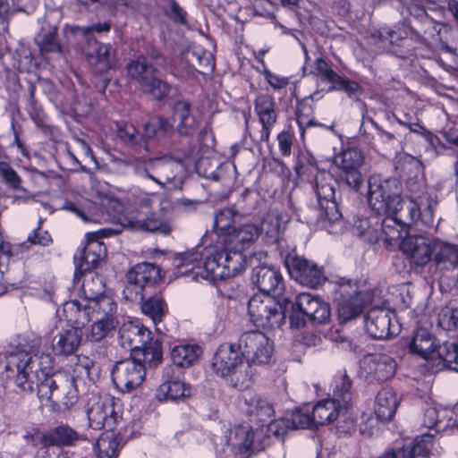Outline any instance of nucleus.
<instances>
[{"label": "nucleus", "mask_w": 458, "mask_h": 458, "mask_svg": "<svg viewBox=\"0 0 458 458\" xmlns=\"http://www.w3.org/2000/svg\"><path fill=\"white\" fill-rule=\"evenodd\" d=\"M148 363L131 356L117 361L112 369V380L115 387L123 392H131L140 386L145 379Z\"/></svg>", "instance_id": "obj_15"}, {"label": "nucleus", "mask_w": 458, "mask_h": 458, "mask_svg": "<svg viewBox=\"0 0 458 458\" xmlns=\"http://www.w3.org/2000/svg\"><path fill=\"white\" fill-rule=\"evenodd\" d=\"M400 250L417 267H424L432 259L433 240L423 235H407L400 243Z\"/></svg>", "instance_id": "obj_21"}, {"label": "nucleus", "mask_w": 458, "mask_h": 458, "mask_svg": "<svg viewBox=\"0 0 458 458\" xmlns=\"http://www.w3.org/2000/svg\"><path fill=\"white\" fill-rule=\"evenodd\" d=\"M260 234L258 225L251 223L241 225V222L225 233L222 238V245L228 250H244L253 243Z\"/></svg>", "instance_id": "obj_24"}, {"label": "nucleus", "mask_w": 458, "mask_h": 458, "mask_svg": "<svg viewBox=\"0 0 458 458\" xmlns=\"http://www.w3.org/2000/svg\"><path fill=\"white\" fill-rule=\"evenodd\" d=\"M128 76L136 81L140 88L144 85V82L156 74L157 68L149 64L145 56L140 55L126 64Z\"/></svg>", "instance_id": "obj_40"}, {"label": "nucleus", "mask_w": 458, "mask_h": 458, "mask_svg": "<svg viewBox=\"0 0 458 458\" xmlns=\"http://www.w3.org/2000/svg\"><path fill=\"white\" fill-rule=\"evenodd\" d=\"M283 307H287L286 315L289 314L291 325L295 327H303L306 318L322 324L330 318L329 304L307 293L298 294L294 302L284 299Z\"/></svg>", "instance_id": "obj_7"}, {"label": "nucleus", "mask_w": 458, "mask_h": 458, "mask_svg": "<svg viewBox=\"0 0 458 458\" xmlns=\"http://www.w3.org/2000/svg\"><path fill=\"white\" fill-rule=\"evenodd\" d=\"M352 380L344 375L340 383L335 386L332 400L335 402L343 411H346L352 402L351 393Z\"/></svg>", "instance_id": "obj_50"}, {"label": "nucleus", "mask_w": 458, "mask_h": 458, "mask_svg": "<svg viewBox=\"0 0 458 458\" xmlns=\"http://www.w3.org/2000/svg\"><path fill=\"white\" fill-rule=\"evenodd\" d=\"M397 169L400 170V176L403 182L408 179L411 180L413 174H420V171H423L422 163L416 157L405 155L398 162Z\"/></svg>", "instance_id": "obj_52"}, {"label": "nucleus", "mask_w": 458, "mask_h": 458, "mask_svg": "<svg viewBox=\"0 0 458 458\" xmlns=\"http://www.w3.org/2000/svg\"><path fill=\"white\" fill-rule=\"evenodd\" d=\"M360 140L377 153L394 149L401 142V135L384 130L371 117L363 116L360 127Z\"/></svg>", "instance_id": "obj_16"}, {"label": "nucleus", "mask_w": 458, "mask_h": 458, "mask_svg": "<svg viewBox=\"0 0 458 458\" xmlns=\"http://www.w3.org/2000/svg\"><path fill=\"white\" fill-rule=\"evenodd\" d=\"M252 282L262 295H254L248 303V312L254 324L263 328L281 327L286 318L287 307L284 301H276L282 294L284 284L278 268L269 266H257L252 270Z\"/></svg>", "instance_id": "obj_2"}, {"label": "nucleus", "mask_w": 458, "mask_h": 458, "mask_svg": "<svg viewBox=\"0 0 458 458\" xmlns=\"http://www.w3.org/2000/svg\"><path fill=\"white\" fill-rule=\"evenodd\" d=\"M344 411L332 399L319 401L312 409L315 428L333 422Z\"/></svg>", "instance_id": "obj_39"}, {"label": "nucleus", "mask_w": 458, "mask_h": 458, "mask_svg": "<svg viewBox=\"0 0 458 458\" xmlns=\"http://www.w3.org/2000/svg\"><path fill=\"white\" fill-rule=\"evenodd\" d=\"M290 420L291 429L308 428L314 427L312 413L309 410L297 409L293 411Z\"/></svg>", "instance_id": "obj_58"}, {"label": "nucleus", "mask_w": 458, "mask_h": 458, "mask_svg": "<svg viewBox=\"0 0 458 458\" xmlns=\"http://www.w3.org/2000/svg\"><path fill=\"white\" fill-rule=\"evenodd\" d=\"M93 49L87 53L89 63L94 66L95 72L104 73L114 65V52L110 44L93 40Z\"/></svg>", "instance_id": "obj_32"}, {"label": "nucleus", "mask_w": 458, "mask_h": 458, "mask_svg": "<svg viewBox=\"0 0 458 458\" xmlns=\"http://www.w3.org/2000/svg\"><path fill=\"white\" fill-rule=\"evenodd\" d=\"M165 13L171 20L176 23L186 24L187 13L182 8L175 0H166Z\"/></svg>", "instance_id": "obj_63"}, {"label": "nucleus", "mask_w": 458, "mask_h": 458, "mask_svg": "<svg viewBox=\"0 0 458 458\" xmlns=\"http://www.w3.org/2000/svg\"><path fill=\"white\" fill-rule=\"evenodd\" d=\"M242 218V216L233 208H225L216 214L214 227L218 233L225 236V233L239 224Z\"/></svg>", "instance_id": "obj_45"}, {"label": "nucleus", "mask_w": 458, "mask_h": 458, "mask_svg": "<svg viewBox=\"0 0 458 458\" xmlns=\"http://www.w3.org/2000/svg\"><path fill=\"white\" fill-rule=\"evenodd\" d=\"M116 136L125 145L133 148L135 151L144 149L149 152L150 148L148 142L145 140L143 134L140 133L136 127L128 123H116Z\"/></svg>", "instance_id": "obj_35"}, {"label": "nucleus", "mask_w": 458, "mask_h": 458, "mask_svg": "<svg viewBox=\"0 0 458 458\" xmlns=\"http://www.w3.org/2000/svg\"><path fill=\"white\" fill-rule=\"evenodd\" d=\"M242 250H228L223 245L222 250H216L207 257L203 267L194 269L197 278L201 277L208 283L232 277L242 272L246 265V257Z\"/></svg>", "instance_id": "obj_6"}, {"label": "nucleus", "mask_w": 458, "mask_h": 458, "mask_svg": "<svg viewBox=\"0 0 458 458\" xmlns=\"http://www.w3.org/2000/svg\"><path fill=\"white\" fill-rule=\"evenodd\" d=\"M400 399L396 393L390 388L380 390L375 400V414L382 422L390 421L395 414Z\"/></svg>", "instance_id": "obj_30"}, {"label": "nucleus", "mask_w": 458, "mask_h": 458, "mask_svg": "<svg viewBox=\"0 0 458 458\" xmlns=\"http://www.w3.org/2000/svg\"><path fill=\"white\" fill-rule=\"evenodd\" d=\"M86 414L89 427L94 430L106 428L113 430L116 424L118 415L114 411L113 398L108 396L93 395L89 399Z\"/></svg>", "instance_id": "obj_17"}, {"label": "nucleus", "mask_w": 458, "mask_h": 458, "mask_svg": "<svg viewBox=\"0 0 458 458\" xmlns=\"http://www.w3.org/2000/svg\"><path fill=\"white\" fill-rule=\"evenodd\" d=\"M436 201L430 195L406 196V199L401 198V203L395 207L391 216H394V219L403 226H411V225H419L421 223L426 227H432L433 219V205Z\"/></svg>", "instance_id": "obj_9"}, {"label": "nucleus", "mask_w": 458, "mask_h": 458, "mask_svg": "<svg viewBox=\"0 0 458 458\" xmlns=\"http://www.w3.org/2000/svg\"><path fill=\"white\" fill-rule=\"evenodd\" d=\"M0 175L11 188L14 190L21 188V179L9 163L0 162Z\"/></svg>", "instance_id": "obj_62"}, {"label": "nucleus", "mask_w": 458, "mask_h": 458, "mask_svg": "<svg viewBox=\"0 0 458 458\" xmlns=\"http://www.w3.org/2000/svg\"><path fill=\"white\" fill-rule=\"evenodd\" d=\"M260 233L264 232L269 242H275L278 240L282 231L281 219L278 215H267L259 228Z\"/></svg>", "instance_id": "obj_53"}, {"label": "nucleus", "mask_w": 458, "mask_h": 458, "mask_svg": "<svg viewBox=\"0 0 458 458\" xmlns=\"http://www.w3.org/2000/svg\"><path fill=\"white\" fill-rule=\"evenodd\" d=\"M144 93L150 94L155 99L162 100L168 97L172 87L165 81L158 79L154 74L144 85L140 88Z\"/></svg>", "instance_id": "obj_51"}, {"label": "nucleus", "mask_w": 458, "mask_h": 458, "mask_svg": "<svg viewBox=\"0 0 458 458\" xmlns=\"http://www.w3.org/2000/svg\"><path fill=\"white\" fill-rule=\"evenodd\" d=\"M212 368L230 386L239 390L247 388L251 382V376L248 371L249 365L244 364L243 355L238 345L222 344L214 355Z\"/></svg>", "instance_id": "obj_5"}, {"label": "nucleus", "mask_w": 458, "mask_h": 458, "mask_svg": "<svg viewBox=\"0 0 458 458\" xmlns=\"http://www.w3.org/2000/svg\"><path fill=\"white\" fill-rule=\"evenodd\" d=\"M118 441L113 430L102 434L96 443L97 458H116Z\"/></svg>", "instance_id": "obj_47"}, {"label": "nucleus", "mask_w": 458, "mask_h": 458, "mask_svg": "<svg viewBox=\"0 0 458 458\" xmlns=\"http://www.w3.org/2000/svg\"><path fill=\"white\" fill-rule=\"evenodd\" d=\"M238 349L249 364L268 363L274 350L270 339L258 330L243 333L239 338Z\"/></svg>", "instance_id": "obj_14"}, {"label": "nucleus", "mask_w": 458, "mask_h": 458, "mask_svg": "<svg viewBox=\"0 0 458 458\" xmlns=\"http://www.w3.org/2000/svg\"><path fill=\"white\" fill-rule=\"evenodd\" d=\"M334 162L339 169V183L358 191L363 184V176L360 173L364 162L362 151L357 148H348L337 155Z\"/></svg>", "instance_id": "obj_12"}, {"label": "nucleus", "mask_w": 458, "mask_h": 458, "mask_svg": "<svg viewBox=\"0 0 458 458\" xmlns=\"http://www.w3.org/2000/svg\"><path fill=\"white\" fill-rule=\"evenodd\" d=\"M435 357L439 359L444 367L458 372V344L445 342L437 345Z\"/></svg>", "instance_id": "obj_48"}, {"label": "nucleus", "mask_w": 458, "mask_h": 458, "mask_svg": "<svg viewBox=\"0 0 458 458\" xmlns=\"http://www.w3.org/2000/svg\"><path fill=\"white\" fill-rule=\"evenodd\" d=\"M404 185L405 190L410 192L411 196L418 197V195H429L426 191L423 171H420V174H413L411 180L408 179L404 182Z\"/></svg>", "instance_id": "obj_60"}, {"label": "nucleus", "mask_w": 458, "mask_h": 458, "mask_svg": "<svg viewBox=\"0 0 458 458\" xmlns=\"http://www.w3.org/2000/svg\"><path fill=\"white\" fill-rule=\"evenodd\" d=\"M182 62H184L191 69L199 73L212 72L214 69L211 54L201 47L185 50L182 55Z\"/></svg>", "instance_id": "obj_36"}, {"label": "nucleus", "mask_w": 458, "mask_h": 458, "mask_svg": "<svg viewBox=\"0 0 458 458\" xmlns=\"http://www.w3.org/2000/svg\"><path fill=\"white\" fill-rule=\"evenodd\" d=\"M198 153L195 147L182 149L174 156H165L156 158H140L127 157L118 159V165L130 166L140 178H148L163 186L173 181L177 174L182 170L186 160L195 161Z\"/></svg>", "instance_id": "obj_3"}, {"label": "nucleus", "mask_w": 458, "mask_h": 458, "mask_svg": "<svg viewBox=\"0 0 458 458\" xmlns=\"http://www.w3.org/2000/svg\"><path fill=\"white\" fill-rule=\"evenodd\" d=\"M336 299L361 297V293L358 290L356 283L352 280L341 279L335 290Z\"/></svg>", "instance_id": "obj_61"}, {"label": "nucleus", "mask_w": 458, "mask_h": 458, "mask_svg": "<svg viewBox=\"0 0 458 458\" xmlns=\"http://www.w3.org/2000/svg\"><path fill=\"white\" fill-rule=\"evenodd\" d=\"M87 308L89 311V321L94 319L116 318L117 304L109 296L105 295L91 300H87Z\"/></svg>", "instance_id": "obj_37"}, {"label": "nucleus", "mask_w": 458, "mask_h": 458, "mask_svg": "<svg viewBox=\"0 0 458 458\" xmlns=\"http://www.w3.org/2000/svg\"><path fill=\"white\" fill-rule=\"evenodd\" d=\"M182 370L175 366H166L162 372L163 382L157 390L159 401H175L191 394V388L182 379Z\"/></svg>", "instance_id": "obj_20"}, {"label": "nucleus", "mask_w": 458, "mask_h": 458, "mask_svg": "<svg viewBox=\"0 0 458 458\" xmlns=\"http://www.w3.org/2000/svg\"><path fill=\"white\" fill-rule=\"evenodd\" d=\"M284 262L290 276L302 285L317 287L325 281L322 269L302 257L288 255Z\"/></svg>", "instance_id": "obj_18"}, {"label": "nucleus", "mask_w": 458, "mask_h": 458, "mask_svg": "<svg viewBox=\"0 0 458 458\" xmlns=\"http://www.w3.org/2000/svg\"><path fill=\"white\" fill-rule=\"evenodd\" d=\"M53 358L45 352H17L7 358L5 369L16 373L14 382L22 391L33 392L40 400L52 403L55 410H69L79 399L75 379L62 375H50Z\"/></svg>", "instance_id": "obj_1"}, {"label": "nucleus", "mask_w": 458, "mask_h": 458, "mask_svg": "<svg viewBox=\"0 0 458 458\" xmlns=\"http://www.w3.org/2000/svg\"><path fill=\"white\" fill-rule=\"evenodd\" d=\"M246 414L251 422L262 427L270 421L273 414V406L259 395H252L246 400Z\"/></svg>", "instance_id": "obj_34"}, {"label": "nucleus", "mask_w": 458, "mask_h": 458, "mask_svg": "<svg viewBox=\"0 0 458 458\" xmlns=\"http://www.w3.org/2000/svg\"><path fill=\"white\" fill-rule=\"evenodd\" d=\"M432 261L441 269H454L458 267V248L440 239H433Z\"/></svg>", "instance_id": "obj_31"}, {"label": "nucleus", "mask_w": 458, "mask_h": 458, "mask_svg": "<svg viewBox=\"0 0 458 458\" xmlns=\"http://www.w3.org/2000/svg\"><path fill=\"white\" fill-rule=\"evenodd\" d=\"M394 314L380 307L371 308L365 316L367 333L375 339L385 340L394 334L392 318Z\"/></svg>", "instance_id": "obj_22"}, {"label": "nucleus", "mask_w": 458, "mask_h": 458, "mask_svg": "<svg viewBox=\"0 0 458 458\" xmlns=\"http://www.w3.org/2000/svg\"><path fill=\"white\" fill-rule=\"evenodd\" d=\"M368 187V203L376 215H390L400 205V187L396 179L371 175Z\"/></svg>", "instance_id": "obj_8"}, {"label": "nucleus", "mask_w": 458, "mask_h": 458, "mask_svg": "<svg viewBox=\"0 0 458 458\" xmlns=\"http://www.w3.org/2000/svg\"><path fill=\"white\" fill-rule=\"evenodd\" d=\"M81 291L84 295V300H91L98 297L105 296V284L102 278L95 274L89 272L85 273V277L81 285Z\"/></svg>", "instance_id": "obj_49"}, {"label": "nucleus", "mask_w": 458, "mask_h": 458, "mask_svg": "<svg viewBox=\"0 0 458 458\" xmlns=\"http://www.w3.org/2000/svg\"><path fill=\"white\" fill-rule=\"evenodd\" d=\"M139 303H140L142 313L148 316L155 324L162 320L166 310V304L161 295L153 294Z\"/></svg>", "instance_id": "obj_46"}, {"label": "nucleus", "mask_w": 458, "mask_h": 458, "mask_svg": "<svg viewBox=\"0 0 458 458\" xmlns=\"http://www.w3.org/2000/svg\"><path fill=\"white\" fill-rule=\"evenodd\" d=\"M429 451V441L420 439L415 440L414 443L393 447L383 454L386 458H416L417 456H428Z\"/></svg>", "instance_id": "obj_38"}, {"label": "nucleus", "mask_w": 458, "mask_h": 458, "mask_svg": "<svg viewBox=\"0 0 458 458\" xmlns=\"http://www.w3.org/2000/svg\"><path fill=\"white\" fill-rule=\"evenodd\" d=\"M40 55L46 58L50 56L60 57L63 47L58 40V27L55 24L43 25L41 30L35 38Z\"/></svg>", "instance_id": "obj_28"}, {"label": "nucleus", "mask_w": 458, "mask_h": 458, "mask_svg": "<svg viewBox=\"0 0 458 458\" xmlns=\"http://www.w3.org/2000/svg\"><path fill=\"white\" fill-rule=\"evenodd\" d=\"M328 90H344L350 98L357 97L362 93L361 87L356 81H351L341 75L337 76L335 81L329 87Z\"/></svg>", "instance_id": "obj_56"}, {"label": "nucleus", "mask_w": 458, "mask_h": 458, "mask_svg": "<svg viewBox=\"0 0 458 458\" xmlns=\"http://www.w3.org/2000/svg\"><path fill=\"white\" fill-rule=\"evenodd\" d=\"M174 120L180 135L191 136L199 127V120L191 103L182 100L174 106Z\"/></svg>", "instance_id": "obj_27"}, {"label": "nucleus", "mask_w": 458, "mask_h": 458, "mask_svg": "<svg viewBox=\"0 0 458 458\" xmlns=\"http://www.w3.org/2000/svg\"><path fill=\"white\" fill-rule=\"evenodd\" d=\"M438 326L445 330L458 328V309L445 307L438 315Z\"/></svg>", "instance_id": "obj_59"}, {"label": "nucleus", "mask_w": 458, "mask_h": 458, "mask_svg": "<svg viewBox=\"0 0 458 458\" xmlns=\"http://www.w3.org/2000/svg\"><path fill=\"white\" fill-rule=\"evenodd\" d=\"M275 107V100L273 97L268 94H260L255 99V113L262 124L259 138L260 141L268 140L271 129L276 123L277 114Z\"/></svg>", "instance_id": "obj_25"}, {"label": "nucleus", "mask_w": 458, "mask_h": 458, "mask_svg": "<svg viewBox=\"0 0 458 458\" xmlns=\"http://www.w3.org/2000/svg\"><path fill=\"white\" fill-rule=\"evenodd\" d=\"M202 259V254L199 250L193 249L191 250L183 252L179 254V256L176 258V266L178 267H184V266H190L192 265V268L191 270H187L186 272L190 271L193 275V278L195 280L202 279L201 277L197 278L194 274V269H196L198 267H200L199 262Z\"/></svg>", "instance_id": "obj_57"}, {"label": "nucleus", "mask_w": 458, "mask_h": 458, "mask_svg": "<svg viewBox=\"0 0 458 458\" xmlns=\"http://www.w3.org/2000/svg\"><path fill=\"white\" fill-rule=\"evenodd\" d=\"M396 369L395 360L386 353H368L359 361L358 376L369 384L391 378Z\"/></svg>", "instance_id": "obj_13"}, {"label": "nucleus", "mask_w": 458, "mask_h": 458, "mask_svg": "<svg viewBox=\"0 0 458 458\" xmlns=\"http://www.w3.org/2000/svg\"><path fill=\"white\" fill-rule=\"evenodd\" d=\"M200 349L198 345L181 344L172 349L171 359L173 364L181 370L182 368L191 366L199 358Z\"/></svg>", "instance_id": "obj_42"}, {"label": "nucleus", "mask_w": 458, "mask_h": 458, "mask_svg": "<svg viewBox=\"0 0 458 458\" xmlns=\"http://www.w3.org/2000/svg\"><path fill=\"white\" fill-rule=\"evenodd\" d=\"M82 439V437L68 425H59L47 435L42 436L41 441L45 445L53 447L70 446Z\"/></svg>", "instance_id": "obj_33"}, {"label": "nucleus", "mask_w": 458, "mask_h": 458, "mask_svg": "<svg viewBox=\"0 0 458 458\" xmlns=\"http://www.w3.org/2000/svg\"><path fill=\"white\" fill-rule=\"evenodd\" d=\"M136 225L139 229L146 232L156 233L159 232L163 234L170 233L171 229L168 225L163 223L153 215L147 216L143 219H138Z\"/></svg>", "instance_id": "obj_55"}, {"label": "nucleus", "mask_w": 458, "mask_h": 458, "mask_svg": "<svg viewBox=\"0 0 458 458\" xmlns=\"http://www.w3.org/2000/svg\"><path fill=\"white\" fill-rule=\"evenodd\" d=\"M94 323L86 330L85 338L88 342L98 344L95 348V352L98 357L107 355L106 342L105 338L117 327L116 318L94 319Z\"/></svg>", "instance_id": "obj_26"}, {"label": "nucleus", "mask_w": 458, "mask_h": 458, "mask_svg": "<svg viewBox=\"0 0 458 458\" xmlns=\"http://www.w3.org/2000/svg\"><path fill=\"white\" fill-rule=\"evenodd\" d=\"M160 280L159 268L150 263L137 264L126 274L123 296L128 301H141Z\"/></svg>", "instance_id": "obj_10"}, {"label": "nucleus", "mask_w": 458, "mask_h": 458, "mask_svg": "<svg viewBox=\"0 0 458 458\" xmlns=\"http://www.w3.org/2000/svg\"><path fill=\"white\" fill-rule=\"evenodd\" d=\"M174 131L173 124L165 117L153 116L145 124L143 135L145 140H161Z\"/></svg>", "instance_id": "obj_43"}, {"label": "nucleus", "mask_w": 458, "mask_h": 458, "mask_svg": "<svg viewBox=\"0 0 458 458\" xmlns=\"http://www.w3.org/2000/svg\"><path fill=\"white\" fill-rule=\"evenodd\" d=\"M111 29V23L109 21L98 22L91 26H74L72 28V33L76 37H81L85 38L89 43L93 42L92 32H107Z\"/></svg>", "instance_id": "obj_54"}, {"label": "nucleus", "mask_w": 458, "mask_h": 458, "mask_svg": "<svg viewBox=\"0 0 458 458\" xmlns=\"http://www.w3.org/2000/svg\"><path fill=\"white\" fill-rule=\"evenodd\" d=\"M403 344L411 354L429 360L435 358L438 343L436 335L429 329L419 327L404 339Z\"/></svg>", "instance_id": "obj_23"}, {"label": "nucleus", "mask_w": 458, "mask_h": 458, "mask_svg": "<svg viewBox=\"0 0 458 458\" xmlns=\"http://www.w3.org/2000/svg\"><path fill=\"white\" fill-rule=\"evenodd\" d=\"M333 175L326 171H318L314 177V191L320 208L319 216L330 225L341 222L342 213L335 199Z\"/></svg>", "instance_id": "obj_11"}, {"label": "nucleus", "mask_w": 458, "mask_h": 458, "mask_svg": "<svg viewBox=\"0 0 458 458\" xmlns=\"http://www.w3.org/2000/svg\"><path fill=\"white\" fill-rule=\"evenodd\" d=\"M315 68L321 79L327 81L331 85L339 75L332 70L328 64L323 58H318L315 61Z\"/></svg>", "instance_id": "obj_64"}, {"label": "nucleus", "mask_w": 458, "mask_h": 458, "mask_svg": "<svg viewBox=\"0 0 458 458\" xmlns=\"http://www.w3.org/2000/svg\"><path fill=\"white\" fill-rule=\"evenodd\" d=\"M363 310L362 297L338 300L337 313L341 323L358 318Z\"/></svg>", "instance_id": "obj_44"}, {"label": "nucleus", "mask_w": 458, "mask_h": 458, "mask_svg": "<svg viewBox=\"0 0 458 458\" xmlns=\"http://www.w3.org/2000/svg\"><path fill=\"white\" fill-rule=\"evenodd\" d=\"M87 300H72L64 304V312L72 327L81 328L89 322Z\"/></svg>", "instance_id": "obj_41"}, {"label": "nucleus", "mask_w": 458, "mask_h": 458, "mask_svg": "<svg viewBox=\"0 0 458 458\" xmlns=\"http://www.w3.org/2000/svg\"><path fill=\"white\" fill-rule=\"evenodd\" d=\"M82 332L81 328L71 327L58 333L52 340V350L56 355L68 356L80 346Z\"/></svg>", "instance_id": "obj_29"}, {"label": "nucleus", "mask_w": 458, "mask_h": 458, "mask_svg": "<svg viewBox=\"0 0 458 458\" xmlns=\"http://www.w3.org/2000/svg\"><path fill=\"white\" fill-rule=\"evenodd\" d=\"M119 340L123 348L131 351L135 359L148 363V367H156L161 362V343L158 340L152 341L151 332L143 325L123 323L119 329Z\"/></svg>", "instance_id": "obj_4"}, {"label": "nucleus", "mask_w": 458, "mask_h": 458, "mask_svg": "<svg viewBox=\"0 0 458 458\" xmlns=\"http://www.w3.org/2000/svg\"><path fill=\"white\" fill-rule=\"evenodd\" d=\"M106 231L101 230L87 233V244L79 254L74 256L75 278H77L79 274L81 276L87 272H91L98 265L102 256L105 254V247L98 241V235L101 233V236H106Z\"/></svg>", "instance_id": "obj_19"}]
</instances>
